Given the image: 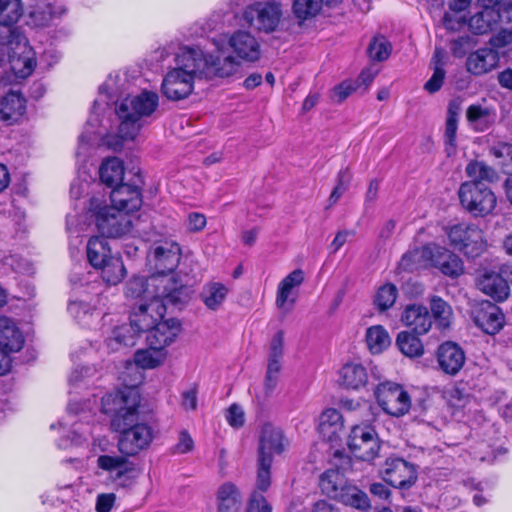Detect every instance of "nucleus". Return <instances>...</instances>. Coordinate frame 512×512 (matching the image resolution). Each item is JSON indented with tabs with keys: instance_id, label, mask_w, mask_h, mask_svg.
<instances>
[{
	"instance_id": "obj_1",
	"label": "nucleus",
	"mask_w": 512,
	"mask_h": 512,
	"mask_svg": "<svg viewBox=\"0 0 512 512\" xmlns=\"http://www.w3.org/2000/svg\"><path fill=\"white\" fill-rule=\"evenodd\" d=\"M125 85V79L120 75H110L99 88V98L94 102L93 112L87 121V130L79 137L77 156L86 152L87 146L94 140L93 135L103 136V132L97 129V109L101 103L109 105L110 102H115V112L119 119L117 133L121 140H134L157 111L159 95L153 91L143 90L137 95L127 96L119 101Z\"/></svg>"
},
{
	"instance_id": "obj_2",
	"label": "nucleus",
	"mask_w": 512,
	"mask_h": 512,
	"mask_svg": "<svg viewBox=\"0 0 512 512\" xmlns=\"http://www.w3.org/2000/svg\"><path fill=\"white\" fill-rule=\"evenodd\" d=\"M215 45L216 55L199 46L180 49L176 56L177 66L166 73L161 84L167 99L178 101L187 98L194 90L195 79H225L240 73L241 63L232 55L222 57L219 44L215 42Z\"/></svg>"
},
{
	"instance_id": "obj_3",
	"label": "nucleus",
	"mask_w": 512,
	"mask_h": 512,
	"mask_svg": "<svg viewBox=\"0 0 512 512\" xmlns=\"http://www.w3.org/2000/svg\"><path fill=\"white\" fill-rule=\"evenodd\" d=\"M400 266L409 271L420 266H432L451 278H457L464 273L462 259L447 248L435 243L408 251L402 256Z\"/></svg>"
},
{
	"instance_id": "obj_4",
	"label": "nucleus",
	"mask_w": 512,
	"mask_h": 512,
	"mask_svg": "<svg viewBox=\"0 0 512 512\" xmlns=\"http://www.w3.org/2000/svg\"><path fill=\"white\" fill-rule=\"evenodd\" d=\"M140 395L132 387L107 393L102 397L101 410L110 417L111 428L122 429L138 418Z\"/></svg>"
},
{
	"instance_id": "obj_5",
	"label": "nucleus",
	"mask_w": 512,
	"mask_h": 512,
	"mask_svg": "<svg viewBox=\"0 0 512 512\" xmlns=\"http://www.w3.org/2000/svg\"><path fill=\"white\" fill-rule=\"evenodd\" d=\"M172 282L170 277H152L150 285L157 288L156 294L153 299L140 302L137 310L131 315L132 323L140 330V332H148L157 323L163 320L166 307L164 299L172 297V292L168 290V284Z\"/></svg>"
},
{
	"instance_id": "obj_6",
	"label": "nucleus",
	"mask_w": 512,
	"mask_h": 512,
	"mask_svg": "<svg viewBox=\"0 0 512 512\" xmlns=\"http://www.w3.org/2000/svg\"><path fill=\"white\" fill-rule=\"evenodd\" d=\"M89 212L94 217L99 232L103 236L111 238L130 234L135 220H138L133 214L116 209V207L103 205L98 198L91 199Z\"/></svg>"
},
{
	"instance_id": "obj_7",
	"label": "nucleus",
	"mask_w": 512,
	"mask_h": 512,
	"mask_svg": "<svg viewBox=\"0 0 512 512\" xmlns=\"http://www.w3.org/2000/svg\"><path fill=\"white\" fill-rule=\"evenodd\" d=\"M458 195L461 205L475 217L491 214L497 204L496 195L485 183L464 182Z\"/></svg>"
},
{
	"instance_id": "obj_8",
	"label": "nucleus",
	"mask_w": 512,
	"mask_h": 512,
	"mask_svg": "<svg viewBox=\"0 0 512 512\" xmlns=\"http://www.w3.org/2000/svg\"><path fill=\"white\" fill-rule=\"evenodd\" d=\"M449 244L468 257L484 252L486 240L483 231L472 223H459L446 229Z\"/></svg>"
},
{
	"instance_id": "obj_9",
	"label": "nucleus",
	"mask_w": 512,
	"mask_h": 512,
	"mask_svg": "<svg viewBox=\"0 0 512 512\" xmlns=\"http://www.w3.org/2000/svg\"><path fill=\"white\" fill-rule=\"evenodd\" d=\"M0 44L9 48L8 65L16 78H26L32 74L36 65L35 53L25 36L16 35L11 39H1Z\"/></svg>"
},
{
	"instance_id": "obj_10",
	"label": "nucleus",
	"mask_w": 512,
	"mask_h": 512,
	"mask_svg": "<svg viewBox=\"0 0 512 512\" xmlns=\"http://www.w3.org/2000/svg\"><path fill=\"white\" fill-rule=\"evenodd\" d=\"M281 18V5L275 1L256 2L243 11V19L250 27L267 34L277 30Z\"/></svg>"
},
{
	"instance_id": "obj_11",
	"label": "nucleus",
	"mask_w": 512,
	"mask_h": 512,
	"mask_svg": "<svg viewBox=\"0 0 512 512\" xmlns=\"http://www.w3.org/2000/svg\"><path fill=\"white\" fill-rule=\"evenodd\" d=\"M375 396L381 409L394 417L405 415L411 407V398L404 388L394 382L380 383L376 390Z\"/></svg>"
},
{
	"instance_id": "obj_12",
	"label": "nucleus",
	"mask_w": 512,
	"mask_h": 512,
	"mask_svg": "<svg viewBox=\"0 0 512 512\" xmlns=\"http://www.w3.org/2000/svg\"><path fill=\"white\" fill-rule=\"evenodd\" d=\"M348 447L356 458L363 461L374 460L380 450V440L375 428L370 424L353 426L348 437Z\"/></svg>"
},
{
	"instance_id": "obj_13",
	"label": "nucleus",
	"mask_w": 512,
	"mask_h": 512,
	"mask_svg": "<svg viewBox=\"0 0 512 512\" xmlns=\"http://www.w3.org/2000/svg\"><path fill=\"white\" fill-rule=\"evenodd\" d=\"M138 418L122 429H113L120 432L118 450L126 456H135L146 449L153 440V430L147 423H138Z\"/></svg>"
},
{
	"instance_id": "obj_14",
	"label": "nucleus",
	"mask_w": 512,
	"mask_h": 512,
	"mask_svg": "<svg viewBox=\"0 0 512 512\" xmlns=\"http://www.w3.org/2000/svg\"><path fill=\"white\" fill-rule=\"evenodd\" d=\"M149 261H154L157 273L152 277H170L172 282L168 284V290L175 292L178 288L177 282L172 275L180 260V247L175 242L165 241L156 245L148 255Z\"/></svg>"
},
{
	"instance_id": "obj_15",
	"label": "nucleus",
	"mask_w": 512,
	"mask_h": 512,
	"mask_svg": "<svg viewBox=\"0 0 512 512\" xmlns=\"http://www.w3.org/2000/svg\"><path fill=\"white\" fill-rule=\"evenodd\" d=\"M381 474L385 482L396 488H408L417 479L414 465L402 458L386 459Z\"/></svg>"
},
{
	"instance_id": "obj_16",
	"label": "nucleus",
	"mask_w": 512,
	"mask_h": 512,
	"mask_svg": "<svg viewBox=\"0 0 512 512\" xmlns=\"http://www.w3.org/2000/svg\"><path fill=\"white\" fill-rule=\"evenodd\" d=\"M141 184L140 176H137L132 185L127 183L117 184L110 194V206L129 214L136 212L142 205Z\"/></svg>"
},
{
	"instance_id": "obj_17",
	"label": "nucleus",
	"mask_w": 512,
	"mask_h": 512,
	"mask_svg": "<svg viewBox=\"0 0 512 512\" xmlns=\"http://www.w3.org/2000/svg\"><path fill=\"white\" fill-rule=\"evenodd\" d=\"M288 446V440L284 437L280 428L272 424H265L262 427L258 457L270 458L273 462L275 455L282 454Z\"/></svg>"
},
{
	"instance_id": "obj_18",
	"label": "nucleus",
	"mask_w": 512,
	"mask_h": 512,
	"mask_svg": "<svg viewBox=\"0 0 512 512\" xmlns=\"http://www.w3.org/2000/svg\"><path fill=\"white\" fill-rule=\"evenodd\" d=\"M100 454L96 460V466L103 472L108 473L113 481L120 482L128 474L135 471L134 465L126 455H111L106 453L107 449L100 446Z\"/></svg>"
},
{
	"instance_id": "obj_19",
	"label": "nucleus",
	"mask_w": 512,
	"mask_h": 512,
	"mask_svg": "<svg viewBox=\"0 0 512 512\" xmlns=\"http://www.w3.org/2000/svg\"><path fill=\"white\" fill-rule=\"evenodd\" d=\"M228 43L239 59L245 62H255L260 59V43L250 32L238 30L231 35Z\"/></svg>"
},
{
	"instance_id": "obj_20",
	"label": "nucleus",
	"mask_w": 512,
	"mask_h": 512,
	"mask_svg": "<svg viewBox=\"0 0 512 512\" xmlns=\"http://www.w3.org/2000/svg\"><path fill=\"white\" fill-rule=\"evenodd\" d=\"M465 360V353L457 343L447 341L441 344L437 350L438 365L447 375L458 374L464 366Z\"/></svg>"
},
{
	"instance_id": "obj_21",
	"label": "nucleus",
	"mask_w": 512,
	"mask_h": 512,
	"mask_svg": "<svg viewBox=\"0 0 512 512\" xmlns=\"http://www.w3.org/2000/svg\"><path fill=\"white\" fill-rule=\"evenodd\" d=\"M180 332V323L176 319L161 320L147 332L146 341L153 349H164L172 344Z\"/></svg>"
},
{
	"instance_id": "obj_22",
	"label": "nucleus",
	"mask_w": 512,
	"mask_h": 512,
	"mask_svg": "<svg viewBox=\"0 0 512 512\" xmlns=\"http://www.w3.org/2000/svg\"><path fill=\"white\" fill-rule=\"evenodd\" d=\"M367 369L358 362H347L337 372L338 385L346 390L359 391L368 384Z\"/></svg>"
},
{
	"instance_id": "obj_23",
	"label": "nucleus",
	"mask_w": 512,
	"mask_h": 512,
	"mask_svg": "<svg viewBox=\"0 0 512 512\" xmlns=\"http://www.w3.org/2000/svg\"><path fill=\"white\" fill-rule=\"evenodd\" d=\"M475 324L489 335L498 333L504 324V315L498 306L490 302L482 303L474 311Z\"/></svg>"
},
{
	"instance_id": "obj_24",
	"label": "nucleus",
	"mask_w": 512,
	"mask_h": 512,
	"mask_svg": "<svg viewBox=\"0 0 512 512\" xmlns=\"http://www.w3.org/2000/svg\"><path fill=\"white\" fill-rule=\"evenodd\" d=\"M22 15L21 0H0V40L21 35L13 28V25L19 21Z\"/></svg>"
},
{
	"instance_id": "obj_25",
	"label": "nucleus",
	"mask_w": 512,
	"mask_h": 512,
	"mask_svg": "<svg viewBox=\"0 0 512 512\" xmlns=\"http://www.w3.org/2000/svg\"><path fill=\"white\" fill-rule=\"evenodd\" d=\"M478 288L495 301H503L509 295L507 281L497 272L483 270L477 278Z\"/></svg>"
},
{
	"instance_id": "obj_26",
	"label": "nucleus",
	"mask_w": 512,
	"mask_h": 512,
	"mask_svg": "<svg viewBox=\"0 0 512 512\" xmlns=\"http://www.w3.org/2000/svg\"><path fill=\"white\" fill-rule=\"evenodd\" d=\"M215 503L217 512H239L243 504V496L236 484L227 481L218 487Z\"/></svg>"
},
{
	"instance_id": "obj_27",
	"label": "nucleus",
	"mask_w": 512,
	"mask_h": 512,
	"mask_svg": "<svg viewBox=\"0 0 512 512\" xmlns=\"http://www.w3.org/2000/svg\"><path fill=\"white\" fill-rule=\"evenodd\" d=\"M140 330L132 323H124L112 329L105 340L107 349L111 352L119 351L121 348L131 347L136 344Z\"/></svg>"
},
{
	"instance_id": "obj_28",
	"label": "nucleus",
	"mask_w": 512,
	"mask_h": 512,
	"mask_svg": "<svg viewBox=\"0 0 512 512\" xmlns=\"http://www.w3.org/2000/svg\"><path fill=\"white\" fill-rule=\"evenodd\" d=\"M26 111V101L20 93L11 91L0 100V119L9 125L18 123Z\"/></svg>"
},
{
	"instance_id": "obj_29",
	"label": "nucleus",
	"mask_w": 512,
	"mask_h": 512,
	"mask_svg": "<svg viewBox=\"0 0 512 512\" xmlns=\"http://www.w3.org/2000/svg\"><path fill=\"white\" fill-rule=\"evenodd\" d=\"M401 320L418 335L426 334L432 325L428 309L417 304L408 305L402 313Z\"/></svg>"
},
{
	"instance_id": "obj_30",
	"label": "nucleus",
	"mask_w": 512,
	"mask_h": 512,
	"mask_svg": "<svg viewBox=\"0 0 512 512\" xmlns=\"http://www.w3.org/2000/svg\"><path fill=\"white\" fill-rule=\"evenodd\" d=\"M24 344V337L16 323L5 316H0V346L8 353H15L21 350Z\"/></svg>"
},
{
	"instance_id": "obj_31",
	"label": "nucleus",
	"mask_w": 512,
	"mask_h": 512,
	"mask_svg": "<svg viewBox=\"0 0 512 512\" xmlns=\"http://www.w3.org/2000/svg\"><path fill=\"white\" fill-rule=\"evenodd\" d=\"M343 428V416L337 409H326L319 416L318 431L327 441L337 440Z\"/></svg>"
},
{
	"instance_id": "obj_32",
	"label": "nucleus",
	"mask_w": 512,
	"mask_h": 512,
	"mask_svg": "<svg viewBox=\"0 0 512 512\" xmlns=\"http://www.w3.org/2000/svg\"><path fill=\"white\" fill-rule=\"evenodd\" d=\"M499 61L498 54L489 48L471 53L466 61L467 70L474 75H482L494 69Z\"/></svg>"
},
{
	"instance_id": "obj_33",
	"label": "nucleus",
	"mask_w": 512,
	"mask_h": 512,
	"mask_svg": "<svg viewBox=\"0 0 512 512\" xmlns=\"http://www.w3.org/2000/svg\"><path fill=\"white\" fill-rule=\"evenodd\" d=\"M466 118L475 131L484 132L494 124L496 112L489 107L473 104L467 108Z\"/></svg>"
},
{
	"instance_id": "obj_34",
	"label": "nucleus",
	"mask_w": 512,
	"mask_h": 512,
	"mask_svg": "<svg viewBox=\"0 0 512 512\" xmlns=\"http://www.w3.org/2000/svg\"><path fill=\"white\" fill-rule=\"evenodd\" d=\"M111 248L104 237H91L87 243V259L97 269L112 257Z\"/></svg>"
},
{
	"instance_id": "obj_35",
	"label": "nucleus",
	"mask_w": 512,
	"mask_h": 512,
	"mask_svg": "<svg viewBox=\"0 0 512 512\" xmlns=\"http://www.w3.org/2000/svg\"><path fill=\"white\" fill-rule=\"evenodd\" d=\"M228 292V287L223 283L209 282L203 286L200 298L208 309L215 311L224 303Z\"/></svg>"
},
{
	"instance_id": "obj_36",
	"label": "nucleus",
	"mask_w": 512,
	"mask_h": 512,
	"mask_svg": "<svg viewBox=\"0 0 512 512\" xmlns=\"http://www.w3.org/2000/svg\"><path fill=\"white\" fill-rule=\"evenodd\" d=\"M484 9L471 17L469 26L475 34H484L498 23L502 15L495 8L483 7Z\"/></svg>"
},
{
	"instance_id": "obj_37",
	"label": "nucleus",
	"mask_w": 512,
	"mask_h": 512,
	"mask_svg": "<svg viewBox=\"0 0 512 512\" xmlns=\"http://www.w3.org/2000/svg\"><path fill=\"white\" fill-rule=\"evenodd\" d=\"M99 175L101 181L108 187L121 183L124 176L122 161L117 157L105 159L99 168Z\"/></svg>"
},
{
	"instance_id": "obj_38",
	"label": "nucleus",
	"mask_w": 512,
	"mask_h": 512,
	"mask_svg": "<svg viewBox=\"0 0 512 512\" xmlns=\"http://www.w3.org/2000/svg\"><path fill=\"white\" fill-rule=\"evenodd\" d=\"M151 278L152 276H150L148 279H145L144 277L132 278L126 285V296L132 299L139 298L140 302H146L153 299L157 288L154 285L149 284Z\"/></svg>"
},
{
	"instance_id": "obj_39",
	"label": "nucleus",
	"mask_w": 512,
	"mask_h": 512,
	"mask_svg": "<svg viewBox=\"0 0 512 512\" xmlns=\"http://www.w3.org/2000/svg\"><path fill=\"white\" fill-rule=\"evenodd\" d=\"M347 482L344 474L338 469H329L320 476L319 486L323 494L334 499L343 491Z\"/></svg>"
},
{
	"instance_id": "obj_40",
	"label": "nucleus",
	"mask_w": 512,
	"mask_h": 512,
	"mask_svg": "<svg viewBox=\"0 0 512 512\" xmlns=\"http://www.w3.org/2000/svg\"><path fill=\"white\" fill-rule=\"evenodd\" d=\"M97 269L101 271V277L108 285L119 284L127 273L122 258L118 255H113Z\"/></svg>"
},
{
	"instance_id": "obj_41",
	"label": "nucleus",
	"mask_w": 512,
	"mask_h": 512,
	"mask_svg": "<svg viewBox=\"0 0 512 512\" xmlns=\"http://www.w3.org/2000/svg\"><path fill=\"white\" fill-rule=\"evenodd\" d=\"M465 173L470 179L468 182L485 183L493 182L498 178L497 172L483 161L472 160L465 168Z\"/></svg>"
},
{
	"instance_id": "obj_42",
	"label": "nucleus",
	"mask_w": 512,
	"mask_h": 512,
	"mask_svg": "<svg viewBox=\"0 0 512 512\" xmlns=\"http://www.w3.org/2000/svg\"><path fill=\"white\" fill-rule=\"evenodd\" d=\"M334 499L345 505L361 510H365L370 506L368 496L348 482L345 484V487H343V491H340L339 495H336Z\"/></svg>"
},
{
	"instance_id": "obj_43",
	"label": "nucleus",
	"mask_w": 512,
	"mask_h": 512,
	"mask_svg": "<svg viewBox=\"0 0 512 512\" xmlns=\"http://www.w3.org/2000/svg\"><path fill=\"white\" fill-rule=\"evenodd\" d=\"M366 343L373 354H378L390 346L391 339L383 326L375 325L367 329Z\"/></svg>"
},
{
	"instance_id": "obj_44",
	"label": "nucleus",
	"mask_w": 512,
	"mask_h": 512,
	"mask_svg": "<svg viewBox=\"0 0 512 512\" xmlns=\"http://www.w3.org/2000/svg\"><path fill=\"white\" fill-rule=\"evenodd\" d=\"M166 358V352L159 349H153L149 346L148 349L138 350L134 354L135 364L143 369H153L161 365Z\"/></svg>"
},
{
	"instance_id": "obj_45",
	"label": "nucleus",
	"mask_w": 512,
	"mask_h": 512,
	"mask_svg": "<svg viewBox=\"0 0 512 512\" xmlns=\"http://www.w3.org/2000/svg\"><path fill=\"white\" fill-rule=\"evenodd\" d=\"M396 345L404 355L411 358L421 356L424 351L420 339L407 331H402L398 334Z\"/></svg>"
},
{
	"instance_id": "obj_46",
	"label": "nucleus",
	"mask_w": 512,
	"mask_h": 512,
	"mask_svg": "<svg viewBox=\"0 0 512 512\" xmlns=\"http://www.w3.org/2000/svg\"><path fill=\"white\" fill-rule=\"evenodd\" d=\"M325 0H294L292 10L299 20H308L316 15L322 9Z\"/></svg>"
},
{
	"instance_id": "obj_47",
	"label": "nucleus",
	"mask_w": 512,
	"mask_h": 512,
	"mask_svg": "<svg viewBox=\"0 0 512 512\" xmlns=\"http://www.w3.org/2000/svg\"><path fill=\"white\" fill-rule=\"evenodd\" d=\"M431 311L439 327L445 329L450 326L453 313L447 302L439 297L432 298Z\"/></svg>"
},
{
	"instance_id": "obj_48",
	"label": "nucleus",
	"mask_w": 512,
	"mask_h": 512,
	"mask_svg": "<svg viewBox=\"0 0 512 512\" xmlns=\"http://www.w3.org/2000/svg\"><path fill=\"white\" fill-rule=\"evenodd\" d=\"M62 11L55 10L51 6V4H40L37 5L31 12H30V19L31 22L38 27H44L50 24V22L54 19L56 15L61 14Z\"/></svg>"
},
{
	"instance_id": "obj_49",
	"label": "nucleus",
	"mask_w": 512,
	"mask_h": 512,
	"mask_svg": "<svg viewBox=\"0 0 512 512\" xmlns=\"http://www.w3.org/2000/svg\"><path fill=\"white\" fill-rule=\"evenodd\" d=\"M398 290L397 287L391 283H387L376 292L374 297V303L377 308L381 311L387 310L393 306L397 299Z\"/></svg>"
},
{
	"instance_id": "obj_50",
	"label": "nucleus",
	"mask_w": 512,
	"mask_h": 512,
	"mask_svg": "<svg viewBox=\"0 0 512 512\" xmlns=\"http://www.w3.org/2000/svg\"><path fill=\"white\" fill-rule=\"evenodd\" d=\"M392 51L390 42L383 36L374 37L367 49L368 56L374 61L386 60Z\"/></svg>"
},
{
	"instance_id": "obj_51",
	"label": "nucleus",
	"mask_w": 512,
	"mask_h": 512,
	"mask_svg": "<svg viewBox=\"0 0 512 512\" xmlns=\"http://www.w3.org/2000/svg\"><path fill=\"white\" fill-rule=\"evenodd\" d=\"M270 458L258 457L256 489L254 491L266 492L271 485V466Z\"/></svg>"
},
{
	"instance_id": "obj_52",
	"label": "nucleus",
	"mask_w": 512,
	"mask_h": 512,
	"mask_svg": "<svg viewBox=\"0 0 512 512\" xmlns=\"http://www.w3.org/2000/svg\"><path fill=\"white\" fill-rule=\"evenodd\" d=\"M294 287H290V285H286L285 282L280 281L277 288L276 295V306L284 311L289 312L296 301V293L294 292Z\"/></svg>"
},
{
	"instance_id": "obj_53",
	"label": "nucleus",
	"mask_w": 512,
	"mask_h": 512,
	"mask_svg": "<svg viewBox=\"0 0 512 512\" xmlns=\"http://www.w3.org/2000/svg\"><path fill=\"white\" fill-rule=\"evenodd\" d=\"M284 357V335L278 331L271 339L268 349L267 362H283Z\"/></svg>"
},
{
	"instance_id": "obj_54",
	"label": "nucleus",
	"mask_w": 512,
	"mask_h": 512,
	"mask_svg": "<svg viewBox=\"0 0 512 512\" xmlns=\"http://www.w3.org/2000/svg\"><path fill=\"white\" fill-rule=\"evenodd\" d=\"M282 370V363L280 362H267V370L265 375V390L267 392H272L280 379V374Z\"/></svg>"
},
{
	"instance_id": "obj_55",
	"label": "nucleus",
	"mask_w": 512,
	"mask_h": 512,
	"mask_svg": "<svg viewBox=\"0 0 512 512\" xmlns=\"http://www.w3.org/2000/svg\"><path fill=\"white\" fill-rule=\"evenodd\" d=\"M272 508L266 498L257 491H253L248 502L246 512H271Z\"/></svg>"
},
{
	"instance_id": "obj_56",
	"label": "nucleus",
	"mask_w": 512,
	"mask_h": 512,
	"mask_svg": "<svg viewBox=\"0 0 512 512\" xmlns=\"http://www.w3.org/2000/svg\"><path fill=\"white\" fill-rule=\"evenodd\" d=\"M457 122L452 116L447 117L445 126V143L448 154H451L456 147Z\"/></svg>"
},
{
	"instance_id": "obj_57",
	"label": "nucleus",
	"mask_w": 512,
	"mask_h": 512,
	"mask_svg": "<svg viewBox=\"0 0 512 512\" xmlns=\"http://www.w3.org/2000/svg\"><path fill=\"white\" fill-rule=\"evenodd\" d=\"M356 90L357 86L353 81H343L333 89L331 98L333 101L342 102Z\"/></svg>"
},
{
	"instance_id": "obj_58",
	"label": "nucleus",
	"mask_w": 512,
	"mask_h": 512,
	"mask_svg": "<svg viewBox=\"0 0 512 512\" xmlns=\"http://www.w3.org/2000/svg\"><path fill=\"white\" fill-rule=\"evenodd\" d=\"M444 78V69L440 66H435L431 78L424 85V89L429 93L437 92L442 87Z\"/></svg>"
},
{
	"instance_id": "obj_59",
	"label": "nucleus",
	"mask_w": 512,
	"mask_h": 512,
	"mask_svg": "<svg viewBox=\"0 0 512 512\" xmlns=\"http://www.w3.org/2000/svg\"><path fill=\"white\" fill-rule=\"evenodd\" d=\"M68 311L75 319L82 320L92 312V308L85 301L74 300L70 301Z\"/></svg>"
},
{
	"instance_id": "obj_60",
	"label": "nucleus",
	"mask_w": 512,
	"mask_h": 512,
	"mask_svg": "<svg viewBox=\"0 0 512 512\" xmlns=\"http://www.w3.org/2000/svg\"><path fill=\"white\" fill-rule=\"evenodd\" d=\"M206 217L202 213L191 212L187 216L186 227L190 232H199L206 226Z\"/></svg>"
},
{
	"instance_id": "obj_61",
	"label": "nucleus",
	"mask_w": 512,
	"mask_h": 512,
	"mask_svg": "<svg viewBox=\"0 0 512 512\" xmlns=\"http://www.w3.org/2000/svg\"><path fill=\"white\" fill-rule=\"evenodd\" d=\"M226 420L233 427H241L244 424L243 409L237 404L231 405L227 411Z\"/></svg>"
},
{
	"instance_id": "obj_62",
	"label": "nucleus",
	"mask_w": 512,
	"mask_h": 512,
	"mask_svg": "<svg viewBox=\"0 0 512 512\" xmlns=\"http://www.w3.org/2000/svg\"><path fill=\"white\" fill-rule=\"evenodd\" d=\"M116 496L114 493H102L96 498L95 509L97 512H110L114 506Z\"/></svg>"
},
{
	"instance_id": "obj_63",
	"label": "nucleus",
	"mask_w": 512,
	"mask_h": 512,
	"mask_svg": "<svg viewBox=\"0 0 512 512\" xmlns=\"http://www.w3.org/2000/svg\"><path fill=\"white\" fill-rule=\"evenodd\" d=\"M194 447V442L190 434L183 430L179 434L178 443L174 447V453L184 454L190 452Z\"/></svg>"
},
{
	"instance_id": "obj_64",
	"label": "nucleus",
	"mask_w": 512,
	"mask_h": 512,
	"mask_svg": "<svg viewBox=\"0 0 512 512\" xmlns=\"http://www.w3.org/2000/svg\"><path fill=\"white\" fill-rule=\"evenodd\" d=\"M512 42V28L502 29L491 38V44L497 48L505 47Z\"/></svg>"
}]
</instances>
